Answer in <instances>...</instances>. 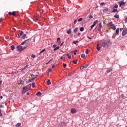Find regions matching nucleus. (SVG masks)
Masks as SVG:
<instances>
[{
  "mask_svg": "<svg viewBox=\"0 0 127 127\" xmlns=\"http://www.w3.org/2000/svg\"><path fill=\"white\" fill-rule=\"evenodd\" d=\"M28 91H29V89L27 88V87H26V86L23 87V90L22 91V95H24V94H25L26 92H28Z\"/></svg>",
  "mask_w": 127,
  "mask_h": 127,
  "instance_id": "f257e3e1",
  "label": "nucleus"
},
{
  "mask_svg": "<svg viewBox=\"0 0 127 127\" xmlns=\"http://www.w3.org/2000/svg\"><path fill=\"white\" fill-rule=\"evenodd\" d=\"M90 66V64H86L80 67V70H84V69H86V68H88Z\"/></svg>",
  "mask_w": 127,
  "mask_h": 127,
  "instance_id": "f03ea898",
  "label": "nucleus"
},
{
  "mask_svg": "<svg viewBox=\"0 0 127 127\" xmlns=\"http://www.w3.org/2000/svg\"><path fill=\"white\" fill-rule=\"evenodd\" d=\"M16 48H17V51H18L19 52H21V51H23L22 46L21 45L17 46Z\"/></svg>",
  "mask_w": 127,
  "mask_h": 127,
  "instance_id": "7ed1b4c3",
  "label": "nucleus"
},
{
  "mask_svg": "<svg viewBox=\"0 0 127 127\" xmlns=\"http://www.w3.org/2000/svg\"><path fill=\"white\" fill-rule=\"evenodd\" d=\"M30 41H31V39H28L25 41H24L23 42L21 43V45H24V44H27L28 42H30Z\"/></svg>",
  "mask_w": 127,
  "mask_h": 127,
  "instance_id": "20e7f679",
  "label": "nucleus"
},
{
  "mask_svg": "<svg viewBox=\"0 0 127 127\" xmlns=\"http://www.w3.org/2000/svg\"><path fill=\"white\" fill-rule=\"evenodd\" d=\"M101 46L103 47H106V40H101Z\"/></svg>",
  "mask_w": 127,
  "mask_h": 127,
  "instance_id": "39448f33",
  "label": "nucleus"
},
{
  "mask_svg": "<svg viewBox=\"0 0 127 127\" xmlns=\"http://www.w3.org/2000/svg\"><path fill=\"white\" fill-rule=\"evenodd\" d=\"M106 43V46H110V45H112V42H111V40L110 39L108 40H105Z\"/></svg>",
  "mask_w": 127,
  "mask_h": 127,
  "instance_id": "423d86ee",
  "label": "nucleus"
},
{
  "mask_svg": "<svg viewBox=\"0 0 127 127\" xmlns=\"http://www.w3.org/2000/svg\"><path fill=\"white\" fill-rule=\"evenodd\" d=\"M127 28H124L122 33V36H125V35H127Z\"/></svg>",
  "mask_w": 127,
  "mask_h": 127,
  "instance_id": "0eeeda50",
  "label": "nucleus"
},
{
  "mask_svg": "<svg viewBox=\"0 0 127 127\" xmlns=\"http://www.w3.org/2000/svg\"><path fill=\"white\" fill-rule=\"evenodd\" d=\"M118 4L120 7H122V6H124L126 4V2H124V0H122L118 2Z\"/></svg>",
  "mask_w": 127,
  "mask_h": 127,
  "instance_id": "6e6552de",
  "label": "nucleus"
},
{
  "mask_svg": "<svg viewBox=\"0 0 127 127\" xmlns=\"http://www.w3.org/2000/svg\"><path fill=\"white\" fill-rule=\"evenodd\" d=\"M119 31H120V28H117L115 30V33H116L115 34L116 35H120Z\"/></svg>",
  "mask_w": 127,
  "mask_h": 127,
  "instance_id": "1a4fd4ad",
  "label": "nucleus"
},
{
  "mask_svg": "<svg viewBox=\"0 0 127 127\" xmlns=\"http://www.w3.org/2000/svg\"><path fill=\"white\" fill-rule=\"evenodd\" d=\"M71 114H76L77 113V110L75 108H71Z\"/></svg>",
  "mask_w": 127,
  "mask_h": 127,
  "instance_id": "9d476101",
  "label": "nucleus"
},
{
  "mask_svg": "<svg viewBox=\"0 0 127 127\" xmlns=\"http://www.w3.org/2000/svg\"><path fill=\"white\" fill-rule=\"evenodd\" d=\"M60 125L61 126H62V127H65L66 125H67V123H66V122L64 121H63V122H61Z\"/></svg>",
  "mask_w": 127,
  "mask_h": 127,
  "instance_id": "9b49d317",
  "label": "nucleus"
},
{
  "mask_svg": "<svg viewBox=\"0 0 127 127\" xmlns=\"http://www.w3.org/2000/svg\"><path fill=\"white\" fill-rule=\"evenodd\" d=\"M112 71H113V68H108L107 69V74H109V73H111V72H112Z\"/></svg>",
  "mask_w": 127,
  "mask_h": 127,
  "instance_id": "f8f14e48",
  "label": "nucleus"
},
{
  "mask_svg": "<svg viewBox=\"0 0 127 127\" xmlns=\"http://www.w3.org/2000/svg\"><path fill=\"white\" fill-rule=\"evenodd\" d=\"M42 95V93L40 91H38L36 93V96H38V97H40Z\"/></svg>",
  "mask_w": 127,
  "mask_h": 127,
  "instance_id": "ddd939ff",
  "label": "nucleus"
},
{
  "mask_svg": "<svg viewBox=\"0 0 127 127\" xmlns=\"http://www.w3.org/2000/svg\"><path fill=\"white\" fill-rule=\"evenodd\" d=\"M71 32H72L71 28H69V30L66 31V33H67V34H71Z\"/></svg>",
  "mask_w": 127,
  "mask_h": 127,
  "instance_id": "4468645a",
  "label": "nucleus"
},
{
  "mask_svg": "<svg viewBox=\"0 0 127 127\" xmlns=\"http://www.w3.org/2000/svg\"><path fill=\"white\" fill-rule=\"evenodd\" d=\"M99 44H97L96 46V49L98 51H100V50H101V47L99 46Z\"/></svg>",
  "mask_w": 127,
  "mask_h": 127,
  "instance_id": "2eb2a0df",
  "label": "nucleus"
},
{
  "mask_svg": "<svg viewBox=\"0 0 127 127\" xmlns=\"http://www.w3.org/2000/svg\"><path fill=\"white\" fill-rule=\"evenodd\" d=\"M34 78H32L31 79H30L29 80L27 81L26 83L27 84H28L29 83H31V82H34Z\"/></svg>",
  "mask_w": 127,
  "mask_h": 127,
  "instance_id": "dca6fc26",
  "label": "nucleus"
},
{
  "mask_svg": "<svg viewBox=\"0 0 127 127\" xmlns=\"http://www.w3.org/2000/svg\"><path fill=\"white\" fill-rule=\"evenodd\" d=\"M113 9L111 12L112 13H116V12H118V9Z\"/></svg>",
  "mask_w": 127,
  "mask_h": 127,
  "instance_id": "f3484780",
  "label": "nucleus"
},
{
  "mask_svg": "<svg viewBox=\"0 0 127 127\" xmlns=\"http://www.w3.org/2000/svg\"><path fill=\"white\" fill-rule=\"evenodd\" d=\"M114 24H113V22L111 21L110 22H109L108 24H107V25H109V26H110L111 27L114 26Z\"/></svg>",
  "mask_w": 127,
  "mask_h": 127,
  "instance_id": "a211bd4d",
  "label": "nucleus"
},
{
  "mask_svg": "<svg viewBox=\"0 0 127 127\" xmlns=\"http://www.w3.org/2000/svg\"><path fill=\"white\" fill-rule=\"evenodd\" d=\"M97 23H99V20H95V21L94 22L93 25H94V26H96V24H97Z\"/></svg>",
  "mask_w": 127,
  "mask_h": 127,
  "instance_id": "6ab92c4d",
  "label": "nucleus"
},
{
  "mask_svg": "<svg viewBox=\"0 0 127 127\" xmlns=\"http://www.w3.org/2000/svg\"><path fill=\"white\" fill-rule=\"evenodd\" d=\"M11 49L12 51H13V50H14V49H15V46H14V45H12L11 46Z\"/></svg>",
  "mask_w": 127,
  "mask_h": 127,
  "instance_id": "aec40b11",
  "label": "nucleus"
},
{
  "mask_svg": "<svg viewBox=\"0 0 127 127\" xmlns=\"http://www.w3.org/2000/svg\"><path fill=\"white\" fill-rule=\"evenodd\" d=\"M59 48H60V47L59 46H57L55 48H54V51H56V50H58V49H59Z\"/></svg>",
  "mask_w": 127,
  "mask_h": 127,
  "instance_id": "412c9836",
  "label": "nucleus"
},
{
  "mask_svg": "<svg viewBox=\"0 0 127 127\" xmlns=\"http://www.w3.org/2000/svg\"><path fill=\"white\" fill-rule=\"evenodd\" d=\"M72 63H74L75 64H77V63H78V60H74L72 61Z\"/></svg>",
  "mask_w": 127,
  "mask_h": 127,
  "instance_id": "4be33fe9",
  "label": "nucleus"
},
{
  "mask_svg": "<svg viewBox=\"0 0 127 127\" xmlns=\"http://www.w3.org/2000/svg\"><path fill=\"white\" fill-rule=\"evenodd\" d=\"M63 67L64 68H66L67 67V64H66V63H64L63 64Z\"/></svg>",
  "mask_w": 127,
  "mask_h": 127,
  "instance_id": "5701e85b",
  "label": "nucleus"
},
{
  "mask_svg": "<svg viewBox=\"0 0 127 127\" xmlns=\"http://www.w3.org/2000/svg\"><path fill=\"white\" fill-rule=\"evenodd\" d=\"M84 30H85V28H84V27H80V31H81V32H83V31H84Z\"/></svg>",
  "mask_w": 127,
  "mask_h": 127,
  "instance_id": "b1692460",
  "label": "nucleus"
},
{
  "mask_svg": "<svg viewBox=\"0 0 127 127\" xmlns=\"http://www.w3.org/2000/svg\"><path fill=\"white\" fill-rule=\"evenodd\" d=\"M114 17L115 18H116L117 19H119V14L115 15L114 16Z\"/></svg>",
  "mask_w": 127,
  "mask_h": 127,
  "instance_id": "393cba45",
  "label": "nucleus"
},
{
  "mask_svg": "<svg viewBox=\"0 0 127 127\" xmlns=\"http://www.w3.org/2000/svg\"><path fill=\"white\" fill-rule=\"evenodd\" d=\"M108 10H109V8L105 7V9H103V12L106 13V11H107V12H108Z\"/></svg>",
  "mask_w": 127,
  "mask_h": 127,
  "instance_id": "a878e982",
  "label": "nucleus"
},
{
  "mask_svg": "<svg viewBox=\"0 0 127 127\" xmlns=\"http://www.w3.org/2000/svg\"><path fill=\"white\" fill-rule=\"evenodd\" d=\"M16 12H15V11H13L12 12V15L13 16H16Z\"/></svg>",
  "mask_w": 127,
  "mask_h": 127,
  "instance_id": "bb28decb",
  "label": "nucleus"
},
{
  "mask_svg": "<svg viewBox=\"0 0 127 127\" xmlns=\"http://www.w3.org/2000/svg\"><path fill=\"white\" fill-rule=\"evenodd\" d=\"M47 85H51V82L50 81V79H48L47 81Z\"/></svg>",
  "mask_w": 127,
  "mask_h": 127,
  "instance_id": "cd10ccee",
  "label": "nucleus"
},
{
  "mask_svg": "<svg viewBox=\"0 0 127 127\" xmlns=\"http://www.w3.org/2000/svg\"><path fill=\"white\" fill-rule=\"evenodd\" d=\"M111 29H112L113 30H116V26H115V25H113V26L111 27Z\"/></svg>",
  "mask_w": 127,
  "mask_h": 127,
  "instance_id": "c85d7f7f",
  "label": "nucleus"
},
{
  "mask_svg": "<svg viewBox=\"0 0 127 127\" xmlns=\"http://www.w3.org/2000/svg\"><path fill=\"white\" fill-rule=\"evenodd\" d=\"M21 126V123H18L16 124L15 126L16 127H20Z\"/></svg>",
  "mask_w": 127,
  "mask_h": 127,
  "instance_id": "c756f323",
  "label": "nucleus"
},
{
  "mask_svg": "<svg viewBox=\"0 0 127 127\" xmlns=\"http://www.w3.org/2000/svg\"><path fill=\"white\" fill-rule=\"evenodd\" d=\"M77 31H78V27H76L74 29L73 32L74 33H76Z\"/></svg>",
  "mask_w": 127,
  "mask_h": 127,
  "instance_id": "7c9ffc66",
  "label": "nucleus"
},
{
  "mask_svg": "<svg viewBox=\"0 0 127 127\" xmlns=\"http://www.w3.org/2000/svg\"><path fill=\"white\" fill-rule=\"evenodd\" d=\"M77 52H78V50L76 49L73 51V53L74 55H77Z\"/></svg>",
  "mask_w": 127,
  "mask_h": 127,
  "instance_id": "2f4dec72",
  "label": "nucleus"
},
{
  "mask_svg": "<svg viewBox=\"0 0 127 127\" xmlns=\"http://www.w3.org/2000/svg\"><path fill=\"white\" fill-rule=\"evenodd\" d=\"M81 57H82V58H85L86 57V55H85V54H81Z\"/></svg>",
  "mask_w": 127,
  "mask_h": 127,
  "instance_id": "473e14b6",
  "label": "nucleus"
},
{
  "mask_svg": "<svg viewBox=\"0 0 127 127\" xmlns=\"http://www.w3.org/2000/svg\"><path fill=\"white\" fill-rule=\"evenodd\" d=\"M25 37H26V34H24L22 36L21 38H22V39H25Z\"/></svg>",
  "mask_w": 127,
  "mask_h": 127,
  "instance_id": "72a5a7b5",
  "label": "nucleus"
},
{
  "mask_svg": "<svg viewBox=\"0 0 127 127\" xmlns=\"http://www.w3.org/2000/svg\"><path fill=\"white\" fill-rule=\"evenodd\" d=\"M31 85L32 88H36V86H35V83L34 82H33Z\"/></svg>",
  "mask_w": 127,
  "mask_h": 127,
  "instance_id": "f704fd0d",
  "label": "nucleus"
},
{
  "mask_svg": "<svg viewBox=\"0 0 127 127\" xmlns=\"http://www.w3.org/2000/svg\"><path fill=\"white\" fill-rule=\"evenodd\" d=\"M117 9L118 8V4H116L115 5V6H114L113 7H112V9Z\"/></svg>",
  "mask_w": 127,
  "mask_h": 127,
  "instance_id": "c9c22d12",
  "label": "nucleus"
},
{
  "mask_svg": "<svg viewBox=\"0 0 127 127\" xmlns=\"http://www.w3.org/2000/svg\"><path fill=\"white\" fill-rule=\"evenodd\" d=\"M99 27L100 29H102V23L101 22L99 23Z\"/></svg>",
  "mask_w": 127,
  "mask_h": 127,
  "instance_id": "e433bc0d",
  "label": "nucleus"
},
{
  "mask_svg": "<svg viewBox=\"0 0 127 127\" xmlns=\"http://www.w3.org/2000/svg\"><path fill=\"white\" fill-rule=\"evenodd\" d=\"M78 42H79V40H76V41H74L72 42V43H73V44H77V43H78Z\"/></svg>",
  "mask_w": 127,
  "mask_h": 127,
  "instance_id": "4c0bfd02",
  "label": "nucleus"
},
{
  "mask_svg": "<svg viewBox=\"0 0 127 127\" xmlns=\"http://www.w3.org/2000/svg\"><path fill=\"white\" fill-rule=\"evenodd\" d=\"M82 20H83V18H80L77 20V21L78 22H80V21H82Z\"/></svg>",
  "mask_w": 127,
  "mask_h": 127,
  "instance_id": "58836bf2",
  "label": "nucleus"
},
{
  "mask_svg": "<svg viewBox=\"0 0 127 127\" xmlns=\"http://www.w3.org/2000/svg\"><path fill=\"white\" fill-rule=\"evenodd\" d=\"M31 84H29L28 85L26 86V87H27V88L29 89V88H31Z\"/></svg>",
  "mask_w": 127,
  "mask_h": 127,
  "instance_id": "ea45409f",
  "label": "nucleus"
},
{
  "mask_svg": "<svg viewBox=\"0 0 127 127\" xmlns=\"http://www.w3.org/2000/svg\"><path fill=\"white\" fill-rule=\"evenodd\" d=\"M46 50L45 49H43L42 51L40 52V54H41V53H43L44 51H45Z\"/></svg>",
  "mask_w": 127,
  "mask_h": 127,
  "instance_id": "a19ab883",
  "label": "nucleus"
},
{
  "mask_svg": "<svg viewBox=\"0 0 127 127\" xmlns=\"http://www.w3.org/2000/svg\"><path fill=\"white\" fill-rule=\"evenodd\" d=\"M91 28H90V31H91V30H92V29H93V28H94V27H95V25H92L91 26Z\"/></svg>",
  "mask_w": 127,
  "mask_h": 127,
  "instance_id": "79ce46f5",
  "label": "nucleus"
},
{
  "mask_svg": "<svg viewBox=\"0 0 127 127\" xmlns=\"http://www.w3.org/2000/svg\"><path fill=\"white\" fill-rule=\"evenodd\" d=\"M89 52H90V50H89V49H87L85 51V53L86 54H88L89 53Z\"/></svg>",
  "mask_w": 127,
  "mask_h": 127,
  "instance_id": "37998d69",
  "label": "nucleus"
},
{
  "mask_svg": "<svg viewBox=\"0 0 127 127\" xmlns=\"http://www.w3.org/2000/svg\"><path fill=\"white\" fill-rule=\"evenodd\" d=\"M23 33H24V32H23V31H21L20 33V36H21L22 35H23Z\"/></svg>",
  "mask_w": 127,
  "mask_h": 127,
  "instance_id": "c03bdc74",
  "label": "nucleus"
},
{
  "mask_svg": "<svg viewBox=\"0 0 127 127\" xmlns=\"http://www.w3.org/2000/svg\"><path fill=\"white\" fill-rule=\"evenodd\" d=\"M120 97L122 98V99H124V98L125 97V95H124V94H121L120 95Z\"/></svg>",
  "mask_w": 127,
  "mask_h": 127,
  "instance_id": "a18cd8bd",
  "label": "nucleus"
},
{
  "mask_svg": "<svg viewBox=\"0 0 127 127\" xmlns=\"http://www.w3.org/2000/svg\"><path fill=\"white\" fill-rule=\"evenodd\" d=\"M27 47H28V46H25V47H22V50H23H23H25V49H26V48H27Z\"/></svg>",
  "mask_w": 127,
  "mask_h": 127,
  "instance_id": "49530a36",
  "label": "nucleus"
},
{
  "mask_svg": "<svg viewBox=\"0 0 127 127\" xmlns=\"http://www.w3.org/2000/svg\"><path fill=\"white\" fill-rule=\"evenodd\" d=\"M22 83H23V84H24V81H22V80H20V84L21 85H23V84H22Z\"/></svg>",
  "mask_w": 127,
  "mask_h": 127,
  "instance_id": "de8ad7c7",
  "label": "nucleus"
},
{
  "mask_svg": "<svg viewBox=\"0 0 127 127\" xmlns=\"http://www.w3.org/2000/svg\"><path fill=\"white\" fill-rule=\"evenodd\" d=\"M67 57L68 59H71V58H72V57L69 54H68V55H67Z\"/></svg>",
  "mask_w": 127,
  "mask_h": 127,
  "instance_id": "09e8293b",
  "label": "nucleus"
},
{
  "mask_svg": "<svg viewBox=\"0 0 127 127\" xmlns=\"http://www.w3.org/2000/svg\"><path fill=\"white\" fill-rule=\"evenodd\" d=\"M31 57H32L33 58H35V57H36V56H35V55H34V54H32V55H31Z\"/></svg>",
  "mask_w": 127,
  "mask_h": 127,
  "instance_id": "8fccbe9b",
  "label": "nucleus"
},
{
  "mask_svg": "<svg viewBox=\"0 0 127 127\" xmlns=\"http://www.w3.org/2000/svg\"><path fill=\"white\" fill-rule=\"evenodd\" d=\"M106 4V3H105L104 2H101L100 4V6H102L103 5H105Z\"/></svg>",
  "mask_w": 127,
  "mask_h": 127,
  "instance_id": "3c124183",
  "label": "nucleus"
},
{
  "mask_svg": "<svg viewBox=\"0 0 127 127\" xmlns=\"http://www.w3.org/2000/svg\"><path fill=\"white\" fill-rule=\"evenodd\" d=\"M123 30H124V28H119V31L121 32L122 31H123Z\"/></svg>",
  "mask_w": 127,
  "mask_h": 127,
  "instance_id": "603ef678",
  "label": "nucleus"
},
{
  "mask_svg": "<svg viewBox=\"0 0 127 127\" xmlns=\"http://www.w3.org/2000/svg\"><path fill=\"white\" fill-rule=\"evenodd\" d=\"M52 70L51 69V68H49L48 69V73H50V72H51Z\"/></svg>",
  "mask_w": 127,
  "mask_h": 127,
  "instance_id": "864d4df0",
  "label": "nucleus"
},
{
  "mask_svg": "<svg viewBox=\"0 0 127 127\" xmlns=\"http://www.w3.org/2000/svg\"><path fill=\"white\" fill-rule=\"evenodd\" d=\"M57 46V45L56 44H54L53 46H52V47L53 48H55V47H56Z\"/></svg>",
  "mask_w": 127,
  "mask_h": 127,
  "instance_id": "5fc2aeb1",
  "label": "nucleus"
},
{
  "mask_svg": "<svg viewBox=\"0 0 127 127\" xmlns=\"http://www.w3.org/2000/svg\"><path fill=\"white\" fill-rule=\"evenodd\" d=\"M68 55H69V53H66V54H64L63 55V56H68Z\"/></svg>",
  "mask_w": 127,
  "mask_h": 127,
  "instance_id": "6e6d98bb",
  "label": "nucleus"
},
{
  "mask_svg": "<svg viewBox=\"0 0 127 127\" xmlns=\"http://www.w3.org/2000/svg\"><path fill=\"white\" fill-rule=\"evenodd\" d=\"M73 74H74V73H72L68 74L67 76H68V77H70L71 76H72V75H73Z\"/></svg>",
  "mask_w": 127,
  "mask_h": 127,
  "instance_id": "4d7b16f0",
  "label": "nucleus"
},
{
  "mask_svg": "<svg viewBox=\"0 0 127 127\" xmlns=\"http://www.w3.org/2000/svg\"><path fill=\"white\" fill-rule=\"evenodd\" d=\"M110 13H111V10L108 9V10L107 12V13H108V14H110Z\"/></svg>",
  "mask_w": 127,
  "mask_h": 127,
  "instance_id": "13d9d810",
  "label": "nucleus"
},
{
  "mask_svg": "<svg viewBox=\"0 0 127 127\" xmlns=\"http://www.w3.org/2000/svg\"><path fill=\"white\" fill-rule=\"evenodd\" d=\"M38 76V75H35L34 76V77L32 78L33 79H34V80H35V79H36L37 78Z\"/></svg>",
  "mask_w": 127,
  "mask_h": 127,
  "instance_id": "bf43d9fd",
  "label": "nucleus"
},
{
  "mask_svg": "<svg viewBox=\"0 0 127 127\" xmlns=\"http://www.w3.org/2000/svg\"><path fill=\"white\" fill-rule=\"evenodd\" d=\"M58 41H60V38L59 37L57 38V42H58Z\"/></svg>",
  "mask_w": 127,
  "mask_h": 127,
  "instance_id": "052dcab7",
  "label": "nucleus"
},
{
  "mask_svg": "<svg viewBox=\"0 0 127 127\" xmlns=\"http://www.w3.org/2000/svg\"><path fill=\"white\" fill-rule=\"evenodd\" d=\"M89 18L90 19H92V18H93V16H92V15H90L89 16Z\"/></svg>",
  "mask_w": 127,
  "mask_h": 127,
  "instance_id": "680f3d73",
  "label": "nucleus"
},
{
  "mask_svg": "<svg viewBox=\"0 0 127 127\" xmlns=\"http://www.w3.org/2000/svg\"><path fill=\"white\" fill-rule=\"evenodd\" d=\"M2 113H1V110H0V117H2Z\"/></svg>",
  "mask_w": 127,
  "mask_h": 127,
  "instance_id": "e2e57ef3",
  "label": "nucleus"
},
{
  "mask_svg": "<svg viewBox=\"0 0 127 127\" xmlns=\"http://www.w3.org/2000/svg\"><path fill=\"white\" fill-rule=\"evenodd\" d=\"M63 44H64V42H62L60 45V46H62V45H63Z\"/></svg>",
  "mask_w": 127,
  "mask_h": 127,
  "instance_id": "0e129e2a",
  "label": "nucleus"
},
{
  "mask_svg": "<svg viewBox=\"0 0 127 127\" xmlns=\"http://www.w3.org/2000/svg\"><path fill=\"white\" fill-rule=\"evenodd\" d=\"M8 15H12V12H8Z\"/></svg>",
  "mask_w": 127,
  "mask_h": 127,
  "instance_id": "69168bd1",
  "label": "nucleus"
},
{
  "mask_svg": "<svg viewBox=\"0 0 127 127\" xmlns=\"http://www.w3.org/2000/svg\"><path fill=\"white\" fill-rule=\"evenodd\" d=\"M116 36H117V35L115 34V35L112 36V38H115Z\"/></svg>",
  "mask_w": 127,
  "mask_h": 127,
  "instance_id": "338daca9",
  "label": "nucleus"
},
{
  "mask_svg": "<svg viewBox=\"0 0 127 127\" xmlns=\"http://www.w3.org/2000/svg\"><path fill=\"white\" fill-rule=\"evenodd\" d=\"M127 16H126V17H125V22H127Z\"/></svg>",
  "mask_w": 127,
  "mask_h": 127,
  "instance_id": "774afa93",
  "label": "nucleus"
}]
</instances>
